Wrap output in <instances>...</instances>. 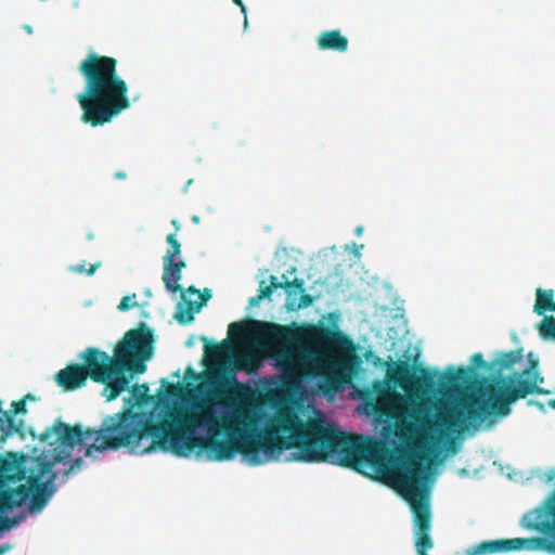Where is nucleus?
I'll return each mask as SVG.
<instances>
[{
  "instance_id": "f257e3e1",
  "label": "nucleus",
  "mask_w": 555,
  "mask_h": 555,
  "mask_svg": "<svg viewBox=\"0 0 555 555\" xmlns=\"http://www.w3.org/2000/svg\"><path fill=\"white\" fill-rule=\"evenodd\" d=\"M214 400L233 406L230 415L217 416L207 405L177 414L171 421L155 422L143 412L125 409L106 416L100 429H83L57 420L39 437L42 451L35 457L36 466L25 485L4 488L0 477V513H9L29 500V512H40L55 492L52 482L57 477L56 464L70 462L74 448H86L85 455L93 451L127 448L130 453L143 455L160 449L177 456H189L198 449L212 461H230L240 454L242 425L236 420L245 402L244 386L234 375L225 377L211 391Z\"/></svg>"
},
{
  "instance_id": "f03ea898",
  "label": "nucleus",
  "mask_w": 555,
  "mask_h": 555,
  "mask_svg": "<svg viewBox=\"0 0 555 555\" xmlns=\"http://www.w3.org/2000/svg\"><path fill=\"white\" fill-rule=\"evenodd\" d=\"M262 416L261 408L247 398L236 414L242 425L240 449L243 451L240 454L249 464L264 462L260 452L273 455L293 449L289 453L292 461L330 462L357 472L371 467L378 478L389 480L409 503L417 535L416 553L433 547L429 492L424 483L426 468L417 456H395L382 440L340 431L327 424L322 414L302 421L295 413L279 412L264 428H260Z\"/></svg>"
},
{
  "instance_id": "7ed1b4c3",
  "label": "nucleus",
  "mask_w": 555,
  "mask_h": 555,
  "mask_svg": "<svg viewBox=\"0 0 555 555\" xmlns=\"http://www.w3.org/2000/svg\"><path fill=\"white\" fill-rule=\"evenodd\" d=\"M529 366L507 377H498L493 384H488L477 392L462 396L455 404H441L436 422L429 423L428 409L424 403L412 404V416L423 421L427 428H448L455 431L477 429L481 425L492 427L495 422L511 413V404L518 399L532 393L548 395L551 391L540 388L538 384L544 378L538 372V360L528 354Z\"/></svg>"
},
{
  "instance_id": "20e7f679",
  "label": "nucleus",
  "mask_w": 555,
  "mask_h": 555,
  "mask_svg": "<svg viewBox=\"0 0 555 555\" xmlns=\"http://www.w3.org/2000/svg\"><path fill=\"white\" fill-rule=\"evenodd\" d=\"M154 335L145 324L128 331L114 349V356L95 347L80 352L82 363H70L55 374L56 384L66 391L83 387L88 378L104 385L103 395L107 401L115 400L129 388L130 378L126 372L142 374L145 362L153 356Z\"/></svg>"
},
{
  "instance_id": "39448f33",
  "label": "nucleus",
  "mask_w": 555,
  "mask_h": 555,
  "mask_svg": "<svg viewBox=\"0 0 555 555\" xmlns=\"http://www.w3.org/2000/svg\"><path fill=\"white\" fill-rule=\"evenodd\" d=\"M79 72L85 78V90L77 100L85 124L102 126L130 107L128 85L117 73L115 57L92 52L82 60Z\"/></svg>"
},
{
  "instance_id": "423d86ee",
  "label": "nucleus",
  "mask_w": 555,
  "mask_h": 555,
  "mask_svg": "<svg viewBox=\"0 0 555 555\" xmlns=\"http://www.w3.org/2000/svg\"><path fill=\"white\" fill-rule=\"evenodd\" d=\"M462 397L452 402H434L428 399L417 400L412 398L404 400V398H401V401H404V403L401 406L393 409L390 413V416L395 420L396 437L401 442H409L414 435L421 434L435 441L442 440L452 434H463L464 431H455L444 427L441 429V431H438V429L436 430L434 428H427L425 425H423V421L412 416V404L415 402L424 403L426 409H428V416H426V418L429 423L436 422L439 406L441 404H455Z\"/></svg>"
},
{
  "instance_id": "0eeeda50",
  "label": "nucleus",
  "mask_w": 555,
  "mask_h": 555,
  "mask_svg": "<svg viewBox=\"0 0 555 555\" xmlns=\"http://www.w3.org/2000/svg\"><path fill=\"white\" fill-rule=\"evenodd\" d=\"M388 377L406 392L431 387L435 383L434 374L427 369H417L404 361L396 363L395 367L388 371Z\"/></svg>"
},
{
  "instance_id": "6e6552de",
  "label": "nucleus",
  "mask_w": 555,
  "mask_h": 555,
  "mask_svg": "<svg viewBox=\"0 0 555 555\" xmlns=\"http://www.w3.org/2000/svg\"><path fill=\"white\" fill-rule=\"evenodd\" d=\"M334 327L323 325H311L306 333L307 339L314 346L320 348H340L350 349L352 340L343 332L337 330L334 322Z\"/></svg>"
},
{
  "instance_id": "1a4fd4ad",
  "label": "nucleus",
  "mask_w": 555,
  "mask_h": 555,
  "mask_svg": "<svg viewBox=\"0 0 555 555\" xmlns=\"http://www.w3.org/2000/svg\"><path fill=\"white\" fill-rule=\"evenodd\" d=\"M313 366L315 373L320 376L321 388L325 393H333L339 390L341 385L340 361L328 354H321L315 358Z\"/></svg>"
},
{
  "instance_id": "9d476101",
  "label": "nucleus",
  "mask_w": 555,
  "mask_h": 555,
  "mask_svg": "<svg viewBox=\"0 0 555 555\" xmlns=\"http://www.w3.org/2000/svg\"><path fill=\"white\" fill-rule=\"evenodd\" d=\"M530 543L531 540L526 538L487 540L466 548L464 555H490L496 553H508L527 548L529 547Z\"/></svg>"
},
{
  "instance_id": "9b49d317",
  "label": "nucleus",
  "mask_w": 555,
  "mask_h": 555,
  "mask_svg": "<svg viewBox=\"0 0 555 555\" xmlns=\"http://www.w3.org/2000/svg\"><path fill=\"white\" fill-rule=\"evenodd\" d=\"M20 413H26V403L24 399L13 401L11 403V410L2 412V415H0V441H4L13 434H18L22 437L25 436L24 422H17L14 417L16 414Z\"/></svg>"
},
{
  "instance_id": "f8f14e48",
  "label": "nucleus",
  "mask_w": 555,
  "mask_h": 555,
  "mask_svg": "<svg viewBox=\"0 0 555 555\" xmlns=\"http://www.w3.org/2000/svg\"><path fill=\"white\" fill-rule=\"evenodd\" d=\"M521 359L522 348L507 352H499L496 358L489 363V370L496 375L490 384H493L498 377H503L502 373L513 369Z\"/></svg>"
},
{
  "instance_id": "ddd939ff",
  "label": "nucleus",
  "mask_w": 555,
  "mask_h": 555,
  "mask_svg": "<svg viewBox=\"0 0 555 555\" xmlns=\"http://www.w3.org/2000/svg\"><path fill=\"white\" fill-rule=\"evenodd\" d=\"M276 360L286 377L295 378L297 376L301 360V354L298 351L285 348L278 353Z\"/></svg>"
},
{
  "instance_id": "4468645a",
  "label": "nucleus",
  "mask_w": 555,
  "mask_h": 555,
  "mask_svg": "<svg viewBox=\"0 0 555 555\" xmlns=\"http://www.w3.org/2000/svg\"><path fill=\"white\" fill-rule=\"evenodd\" d=\"M553 298V289L537 288L533 311L538 315H543L547 311L555 312V301Z\"/></svg>"
},
{
  "instance_id": "2eb2a0df",
  "label": "nucleus",
  "mask_w": 555,
  "mask_h": 555,
  "mask_svg": "<svg viewBox=\"0 0 555 555\" xmlns=\"http://www.w3.org/2000/svg\"><path fill=\"white\" fill-rule=\"evenodd\" d=\"M182 279V273L180 271H177L173 267V260L167 261L164 260V272L162 275V280L166 286V288L171 293L181 292L182 287L179 284L180 280Z\"/></svg>"
},
{
  "instance_id": "dca6fc26",
  "label": "nucleus",
  "mask_w": 555,
  "mask_h": 555,
  "mask_svg": "<svg viewBox=\"0 0 555 555\" xmlns=\"http://www.w3.org/2000/svg\"><path fill=\"white\" fill-rule=\"evenodd\" d=\"M230 350L231 345L227 339L221 343L206 344L204 347L205 357L214 362L221 361Z\"/></svg>"
},
{
  "instance_id": "f3484780",
  "label": "nucleus",
  "mask_w": 555,
  "mask_h": 555,
  "mask_svg": "<svg viewBox=\"0 0 555 555\" xmlns=\"http://www.w3.org/2000/svg\"><path fill=\"white\" fill-rule=\"evenodd\" d=\"M255 324L262 328V334L275 340H285L289 336V328L275 323L255 322Z\"/></svg>"
},
{
  "instance_id": "a211bd4d",
  "label": "nucleus",
  "mask_w": 555,
  "mask_h": 555,
  "mask_svg": "<svg viewBox=\"0 0 555 555\" xmlns=\"http://www.w3.org/2000/svg\"><path fill=\"white\" fill-rule=\"evenodd\" d=\"M472 370H473L472 367H466V366H460L459 369L454 370L453 366H450L441 375V383L455 385L462 380H465L468 377V374Z\"/></svg>"
},
{
  "instance_id": "6ab92c4d",
  "label": "nucleus",
  "mask_w": 555,
  "mask_h": 555,
  "mask_svg": "<svg viewBox=\"0 0 555 555\" xmlns=\"http://www.w3.org/2000/svg\"><path fill=\"white\" fill-rule=\"evenodd\" d=\"M348 44L347 37H319V48L344 51Z\"/></svg>"
},
{
  "instance_id": "aec40b11",
  "label": "nucleus",
  "mask_w": 555,
  "mask_h": 555,
  "mask_svg": "<svg viewBox=\"0 0 555 555\" xmlns=\"http://www.w3.org/2000/svg\"><path fill=\"white\" fill-rule=\"evenodd\" d=\"M194 311H196L194 309V302L189 301L186 307L180 304L178 306L175 318L180 324H186L193 321Z\"/></svg>"
},
{
  "instance_id": "412c9836",
  "label": "nucleus",
  "mask_w": 555,
  "mask_h": 555,
  "mask_svg": "<svg viewBox=\"0 0 555 555\" xmlns=\"http://www.w3.org/2000/svg\"><path fill=\"white\" fill-rule=\"evenodd\" d=\"M539 333L544 339H555V318L545 317L538 326Z\"/></svg>"
},
{
  "instance_id": "4be33fe9",
  "label": "nucleus",
  "mask_w": 555,
  "mask_h": 555,
  "mask_svg": "<svg viewBox=\"0 0 555 555\" xmlns=\"http://www.w3.org/2000/svg\"><path fill=\"white\" fill-rule=\"evenodd\" d=\"M166 241L170 245V248L167 250L163 260L172 261L181 253V245L177 240V233L168 234Z\"/></svg>"
},
{
  "instance_id": "5701e85b",
  "label": "nucleus",
  "mask_w": 555,
  "mask_h": 555,
  "mask_svg": "<svg viewBox=\"0 0 555 555\" xmlns=\"http://www.w3.org/2000/svg\"><path fill=\"white\" fill-rule=\"evenodd\" d=\"M130 392H131V397L138 403H147L151 401V397L149 396V385L147 384L134 385V386H132Z\"/></svg>"
},
{
  "instance_id": "b1692460",
  "label": "nucleus",
  "mask_w": 555,
  "mask_h": 555,
  "mask_svg": "<svg viewBox=\"0 0 555 555\" xmlns=\"http://www.w3.org/2000/svg\"><path fill=\"white\" fill-rule=\"evenodd\" d=\"M281 288V284L274 275L270 276V285H266L264 281L259 285V298H270L273 291Z\"/></svg>"
},
{
  "instance_id": "393cba45",
  "label": "nucleus",
  "mask_w": 555,
  "mask_h": 555,
  "mask_svg": "<svg viewBox=\"0 0 555 555\" xmlns=\"http://www.w3.org/2000/svg\"><path fill=\"white\" fill-rule=\"evenodd\" d=\"M284 281L280 282L281 288H284L288 293H291V288H295L301 293L305 292V281L302 279H294L293 281H287L286 276L283 275Z\"/></svg>"
},
{
  "instance_id": "a878e982",
  "label": "nucleus",
  "mask_w": 555,
  "mask_h": 555,
  "mask_svg": "<svg viewBox=\"0 0 555 555\" xmlns=\"http://www.w3.org/2000/svg\"><path fill=\"white\" fill-rule=\"evenodd\" d=\"M25 516H14V517H2L0 516V531H8L14 527H16Z\"/></svg>"
},
{
  "instance_id": "bb28decb",
  "label": "nucleus",
  "mask_w": 555,
  "mask_h": 555,
  "mask_svg": "<svg viewBox=\"0 0 555 555\" xmlns=\"http://www.w3.org/2000/svg\"><path fill=\"white\" fill-rule=\"evenodd\" d=\"M135 298V294H132L131 296H125L119 305H118V310L119 311H127L129 310L130 308H133L135 307L138 304L135 301H133V299Z\"/></svg>"
},
{
  "instance_id": "cd10ccee",
  "label": "nucleus",
  "mask_w": 555,
  "mask_h": 555,
  "mask_svg": "<svg viewBox=\"0 0 555 555\" xmlns=\"http://www.w3.org/2000/svg\"><path fill=\"white\" fill-rule=\"evenodd\" d=\"M100 267V263L91 264L88 270L85 269L83 264H76L70 268L76 273H87V275L94 274L95 270Z\"/></svg>"
},
{
  "instance_id": "c85d7f7f",
  "label": "nucleus",
  "mask_w": 555,
  "mask_h": 555,
  "mask_svg": "<svg viewBox=\"0 0 555 555\" xmlns=\"http://www.w3.org/2000/svg\"><path fill=\"white\" fill-rule=\"evenodd\" d=\"M246 332V327L244 324L242 323H231L229 325V335H232V336H242L244 335Z\"/></svg>"
},
{
  "instance_id": "c756f323",
  "label": "nucleus",
  "mask_w": 555,
  "mask_h": 555,
  "mask_svg": "<svg viewBox=\"0 0 555 555\" xmlns=\"http://www.w3.org/2000/svg\"><path fill=\"white\" fill-rule=\"evenodd\" d=\"M470 362L475 369H482L486 366L489 367V364H487V362L483 359L482 353H480V352L474 353L470 358Z\"/></svg>"
},
{
  "instance_id": "7c9ffc66",
  "label": "nucleus",
  "mask_w": 555,
  "mask_h": 555,
  "mask_svg": "<svg viewBox=\"0 0 555 555\" xmlns=\"http://www.w3.org/2000/svg\"><path fill=\"white\" fill-rule=\"evenodd\" d=\"M199 302L196 305L195 310L198 311L203 305H205L211 298V291L205 288L202 293L198 294Z\"/></svg>"
},
{
  "instance_id": "2f4dec72",
  "label": "nucleus",
  "mask_w": 555,
  "mask_h": 555,
  "mask_svg": "<svg viewBox=\"0 0 555 555\" xmlns=\"http://www.w3.org/2000/svg\"><path fill=\"white\" fill-rule=\"evenodd\" d=\"M314 301V297L309 294H302L299 300L298 308H307L311 306Z\"/></svg>"
},
{
  "instance_id": "473e14b6",
  "label": "nucleus",
  "mask_w": 555,
  "mask_h": 555,
  "mask_svg": "<svg viewBox=\"0 0 555 555\" xmlns=\"http://www.w3.org/2000/svg\"><path fill=\"white\" fill-rule=\"evenodd\" d=\"M253 361L254 356L248 352L243 353L238 359V362L243 367H247Z\"/></svg>"
},
{
  "instance_id": "72a5a7b5",
  "label": "nucleus",
  "mask_w": 555,
  "mask_h": 555,
  "mask_svg": "<svg viewBox=\"0 0 555 555\" xmlns=\"http://www.w3.org/2000/svg\"><path fill=\"white\" fill-rule=\"evenodd\" d=\"M81 463H82V459L81 457H78V459H75L72 463H70V466L69 468L65 472V476H68L70 473H73L74 470L76 469H79L80 466H81Z\"/></svg>"
},
{
  "instance_id": "f704fd0d",
  "label": "nucleus",
  "mask_w": 555,
  "mask_h": 555,
  "mask_svg": "<svg viewBox=\"0 0 555 555\" xmlns=\"http://www.w3.org/2000/svg\"><path fill=\"white\" fill-rule=\"evenodd\" d=\"M173 267L176 268L177 271H180V273H182V270L186 267V263L183 260H180L178 262L173 260Z\"/></svg>"
},
{
  "instance_id": "c9c22d12",
  "label": "nucleus",
  "mask_w": 555,
  "mask_h": 555,
  "mask_svg": "<svg viewBox=\"0 0 555 555\" xmlns=\"http://www.w3.org/2000/svg\"><path fill=\"white\" fill-rule=\"evenodd\" d=\"M261 300L262 298H259V294L257 296L250 297L249 306H257Z\"/></svg>"
},
{
  "instance_id": "e433bc0d",
  "label": "nucleus",
  "mask_w": 555,
  "mask_h": 555,
  "mask_svg": "<svg viewBox=\"0 0 555 555\" xmlns=\"http://www.w3.org/2000/svg\"><path fill=\"white\" fill-rule=\"evenodd\" d=\"M321 35H340V30L339 29L325 30Z\"/></svg>"
},
{
  "instance_id": "4c0bfd02",
  "label": "nucleus",
  "mask_w": 555,
  "mask_h": 555,
  "mask_svg": "<svg viewBox=\"0 0 555 555\" xmlns=\"http://www.w3.org/2000/svg\"><path fill=\"white\" fill-rule=\"evenodd\" d=\"M10 548H11V546H10L9 544L0 545V555L4 554V553H5V552H8Z\"/></svg>"
},
{
  "instance_id": "58836bf2",
  "label": "nucleus",
  "mask_w": 555,
  "mask_h": 555,
  "mask_svg": "<svg viewBox=\"0 0 555 555\" xmlns=\"http://www.w3.org/2000/svg\"><path fill=\"white\" fill-rule=\"evenodd\" d=\"M126 177H127V175L124 171H118V172L115 173V178L116 179L124 180V179H126Z\"/></svg>"
},
{
  "instance_id": "ea45409f",
  "label": "nucleus",
  "mask_w": 555,
  "mask_h": 555,
  "mask_svg": "<svg viewBox=\"0 0 555 555\" xmlns=\"http://www.w3.org/2000/svg\"><path fill=\"white\" fill-rule=\"evenodd\" d=\"M188 293L190 294H199V291L195 287V286H190L188 289H186Z\"/></svg>"
},
{
  "instance_id": "a19ab883",
  "label": "nucleus",
  "mask_w": 555,
  "mask_h": 555,
  "mask_svg": "<svg viewBox=\"0 0 555 555\" xmlns=\"http://www.w3.org/2000/svg\"><path fill=\"white\" fill-rule=\"evenodd\" d=\"M236 5H238L242 10V12H245V7L243 4L242 0H232Z\"/></svg>"
},
{
  "instance_id": "79ce46f5",
  "label": "nucleus",
  "mask_w": 555,
  "mask_h": 555,
  "mask_svg": "<svg viewBox=\"0 0 555 555\" xmlns=\"http://www.w3.org/2000/svg\"><path fill=\"white\" fill-rule=\"evenodd\" d=\"M171 224L175 227L176 232L180 230V224H179L178 220L173 219L171 221Z\"/></svg>"
},
{
  "instance_id": "37998d69",
  "label": "nucleus",
  "mask_w": 555,
  "mask_h": 555,
  "mask_svg": "<svg viewBox=\"0 0 555 555\" xmlns=\"http://www.w3.org/2000/svg\"><path fill=\"white\" fill-rule=\"evenodd\" d=\"M23 29L27 33V34H31L33 33V27L30 25H24L23 26Z\"/></svg>"
},
{
  "instance_id": "c03bdc74",
  "label": "nucleus",
  "mask_w": 555,
  "mask_h": 555,
  "mask_svg": "<svg viewBox=\"0 0 555 555\" xmlns=\"http://www.w3.org/2000/svg\"><path fill=\"white\" fill-rule=\"evenodd\" d=\"M548 404H550V406H551V408L555 409V400H551V401L548 402Z\"/></svg>"
},
{
  "instance_id": "a18cd8bd",
  "label": "nucleus",
  "mask_w": 555,
  "mask_h": 555,
  "mask_svg": "<svg viewBox=\"0 0 555 555\" xmlns=\"http://www.w3.org/2000/svg\"><path fill=\"white\" fill-rule=\"evenodd\" d=\"M192 220H193L195 223H197V222L199 221V218H198L197 216H194V217L192 218Z\"/></svg>"
},
{
  "instance_id": "49530a36",
  "label": "nucleus",
  "mask_w": 555,
  "mask_h": 555,
  "mask_svg": "<svg viewBox=\"0 0 555 555\" xmlns=\"http://www.w3.org/2000/svg\"><path fill=\"white\" fill-rule=\"evenodd\" d=\"M296 269L294 267L289 270L291 273H294Z\"/></svg>"
},
{
  "instance_id": "de8ad7c7",
  "label": "nucleus",
  "mask_w": 555,
  "mask_h": 555,
  "mask_svg": "<svg viewBox=\"0 0 555 555\" xmlns=\"http://www.w3.org/2000/svg\"><path fill=\"white\" fill-rule=\"evenodd\" d=\"M88 238H89V240H92V238H93V235H92V234H89V235H88Z\"/></svg>"
},
{
  "instance_id": "09e8293b",
  "label": "nucleus",
  "mask_w": 555,
  "mask_h": 555,
  "mask_svg": "<svg viewBox=\"0 0 555 555\" xmlns=\"http://www.w3.org/2000/svg\"><path fill=\"white\" fill-rule=\"evenodd\" d=\"M361 231H362V230H361V228H359V229L357 230V233H358V234H360V233H361Z\"/></svg>"
}]
</instances>
